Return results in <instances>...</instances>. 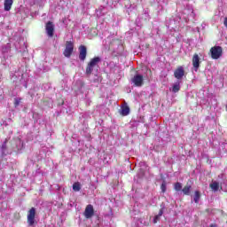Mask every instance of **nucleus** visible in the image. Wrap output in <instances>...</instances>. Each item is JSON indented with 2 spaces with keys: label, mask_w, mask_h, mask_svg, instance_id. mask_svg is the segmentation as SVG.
Returning <instances> with one entry per match:
<instances>
[{
  "label": "nucleus",
  "mask_w": 227,
  "mask_h": 227,
  "mask_svg": "<svg viewBox=\"0 0 227 227\" xmlns=\"http://www.w3.org/2000/svg\"><path fill=\"white\" fill-rule=\"evenodd\" d=\"M100 61H102V59H100V57H94L93 59H91L87 64L85 74L87 75H91V74L93 73V68H95L97 65L100 63Z\"/></svg>",
  "instance_id": "nucleus-1"
},
{
  "label": "nucleus",
  "mask_w": 227,
  "mask_h": 227,
  "mask_svg": "<svg viewBox=\"0 0 227 227\" xmlns=\"http://www.w3.org/2000/svg\"><path fill=\"white\" fill-rule=\"evenodd\" d=\"M36 215V208L31 207L27 212V222L28 226H35L36 224V220L35 217Z\"/></svg>",
  "instance_id": "nucleus-2"
},
{
  "label": "nucleus",
  "mask_w": 227,
  "mask_h": 227,
  "mask_svg": "<svg viewBox=\"0 0 227 227\" xmlns=\"http://www.w3.org/2000/svg\"><path fill=\"white\" fill-rule=\"evenodd\" d=\"M130 82L136 88H141L145 84V77L143 74H137L130 79Z\"/></svg>",
  "instance_id": "nucleus-3"
},
{
  "label": "nucleus",
  "mask_w": 227,
  "mask_h": 227,
  "mask_svg": "<svg viewBox=\"0 0 227 227\" xmlns=\"http://www.w3.org/2000/svg\"><path fill=\"white\" fill-rule=\"evenodd\" d=\"M212 59H219L223 56V47L221 46H213L210 49Z\"/></svg>",
  "instance_id": "nucleus-4"
},
{
  "label": "nucleus",
  "mask_w": 227,
  "mask_h": 227,
  "mask_svg": "<svg viewBox=\"0 0 227 227\" xmlns=\"http://www.w3.org/2000/svg\"><path fill=\"white\" fill-rule=\"evenodd\" d=\"M74 52V43L72 41L66 42V48L63 51L65 58H70Z\"/></svg>",
  "instance_id": "nucleus-5"
},
{
  "label": "nucleus",
  "mask_w": 227,
  "mask_h": 227,
  "mask_svg": "<svg viewBox=\"0 0 227 227\" xmlns=\"http://www.w3.org/2000/svg\"><path fill=\"white\" fill-rule=\"evenodd\" d=\"M83 215L85 219H91V217L95 215V209L93 208V205L89 204L86 206Z\"/></svg>",
  "instance_id": "nucleus-6"
},
{
  "label": "nucleus",
  "mask_w": 227,
  "mask_h": 227,
  "mask_svg": "<svg viewBox=\"0 0 227 227\" xmlns=\"http://www.w3.org/2000/svg\"><path fill=\"white\" fill-rule=\"evenodd\" d=\"M78 51L80 61H86V56H88V48L82 44L79 46Z\"/></svg>",
  "instance_id": "nucleus-7"
},
{
  "label": "nucleus",
  "mask_w": 227,
  "mask_h": 227,
  "mask_svg": "<svg viewBox=\"0 0 227 227\" xmlns=\"http://www.w3.org/2000/svg\"><path fill=\"white\" fill-rule=\"evenodd\" d=\"M185 75V69H184V67L179 66L174 71V77L176 79H184V76Z\"/></svg>",
  "instance_id": "nucleus-8"
},
{
  "label": "nucleus",
  "mask_w": 227,
  "mask_h": 227,
  "mask_svg": "<svg viewBox=\"0 0 227 227\" xmlns=\"http://www.w3.org/2000/svg\"><path fill=\"white\" fill-rule=\"evenodd\" d=\"M46 34L50 38L54 36V23L52 21H48L45 25Z\"/></svg>",
  "instance_id": "nucleus-9"
},
{
  "label": "nucleus",
  "mask_w": 227,
  "mask_h": 227,
  "mask_svg": "<svg viewBox=\"0 0 227 227\" xmlns=\"http://www.w3.org/2000/svg\"><path fill=\"white\" fill-rule=\"evenodd\" d=\"M192 67L196 72H198V69L200 68V65L201 61H200V55L198 53H195L192 59Z\"/></svg>",
  "instance_id": "nucleus-10"
},
{
  "label": "nucleus",
  "mask_w": 227,
  "mask_h": 227,
  "mask_svg": "<svg viewBox=\"0 0 227 227\" xmlns=\"http://www.w3.org/2000/svg\"><path fill=\"white\" fill-rule=\"evenodd\" d=\"M120 114L121 116H129L130 114V107L127 105L122 106Z\"/></svg>",
  "instance_id": "nucleus-11"
},
{
  "label": "nucleus",
  "mask_w": 227,
  "mask_h": 227,
  "mask_svg": "<svg viewBox=\"0 0 227 227\" xmlns=\"http://www.w3.org/2000/svg\"><path fill=\"white\" fill-rule=\"evenodd\" d=\"M13 6V0H4V8L5 12H10Z\"/></svg>",
  "instance_id": "nucleus-12"
},
{
  "label": "nucleus",
  "mask_w": 227,
  "mask_h": 227,
  "mask_svg": "<svg viewBox=\"0 0 227 227\" xmlns=\"http://www.w3.org/2000/svg\"><path fill=\"white\" fill-rule=\"evenodd\" d=\"M162 214H164V209H163V208H160V211H159V214L156 215L154 216V218H153V223L154 224H157L158 222L160 221V217H162Z\"/></svg>",
  "instance_id": "nucleus-13"
},
{
  "label": "nucleus",
  "mask_w": 227,
  "mask_h": 227,
  "mask_svg": "<svg viewBox=\"0 0 227 227\" xmlns=\"http://www.w3.org/2000/svg\"><path fill=\"white\" fill-rule=\"evenodd\" d=\"M191 189L192 186L189 184H186L183 189H182V192L184 194V196H189V194H191Z\"/></svg>",
  "instance_id": "nucleus-14"
},
{
  "label": "nucleus",
  "mask_w": 227,
  "mask_h": 227,
  "mask_svg": "<svg viewBox=\"0 0 227 227\" xmlns=\"http://www.w3.org/2000/svg\"><path fill=\"white\" fill-rule=\"evenodd\" d=\"M201 198V193L200 191H195L194 192V196H193V200L195 203H200V200Z\"/></svg>",
  "instance_id": "nucleus-15"
},
{
  "label": "nucleus",
  "mask_w": 227,
  "mask_h": 227,
  "mask_svg": "<svg viewBox=\"0 0 227 227\" xmlns=\"http://www.w3.org/2000/svg\"><path fill=\"white\" fill-rule=\"evenodd\" d=\"M172 91L173 93H178L180 91V82H176L172 86Z\"/></svg>",
  "instance_id": "nucleus-16"
},
{
  "label": "nucleus",
  "mask_w": 227,
  "mask_h": 227,
  "mask_svg": "<svg viewBox=\"0 0 227 227\" xmlns=\"http://www.w3.org/2000/svg\"><path fill=\"white\" fill-rule=\"evenodd\" d=\"M73 191H74V192H79V191H81V183L79 182L74 183Z\"/></svg>",
  "instance_id": "nucleus-17"
},
{
  "label": "nucleus",
  "mask_w": 227,
  "mask_h": 227,
  "mask_svg": "<svg viewBox=\"0 0 227 227\" xmlns=\"http://www.w3.org/2000/svg\"><path fill=\"white\" fill-rule=\"evenodd\" d=\"M210 189H212L213 191H219V183L217 182H214L212 184H209Z\"/></svg>",
  "instance_id": "nucleus-18"
},
{
  "label": "nucleus",
  "mask_w": 227,
  "mask_h": 227,
  "mask_svg": "<svg viewBox=\"0 0 227 227\" xmlns=\"http://www.w3.org/2000/svg\"><path fill=\"white\" fill-rule=\"evenodd\" d=\"M174 189L175 191H176V192H180V191H182V183L180 182H176V184H174Z\"/></svg>",
  "instance_id": "nucleus-19"
},
{
  "label": "nucleus",
  "mask_w": 227,
  "mask_h": 227,
  "mask_svg": "<svg viewBox=\"0 0 227 227\" xmlns=\"http://www.w3.org/2000/svg\"><path fill=\"white\" fill-rule=\"evenodd\" d=\"M20 102H22L21 98H14V107H19V106H20Z\"/></svg>",
  "instance_id": "nucleus-20"
},
{
  "label": "nucleus",
  "mask_w": 227,
  "mask_h": 227,
  "mask_svg": "<svg viewBox=\"0 0 227 227\" xmlns=\"http://www.w3.org/2000/svg\"><path fill=\"white\" fill-rule=\"evenodd\" d=\"M160 189H161V192H166V184L165 183H162L161 185H160Z\"/></svg>",
  "instance_id": "nucleus-21"
},
{
  "label": "nucleus",
  "mask_w": 227,
  "mask_h": 227,
  "mask_svg": "<svg viewBox=\"0 0 227 227\" xmlns=\"http://www.w3.org/2000/svg\"><path fill=\"white\" fill-rule=\"evenodd\" d=\"M3 152H4V150H6V141L1 146Z\"/></svg>",
  "instance_id": "nucleus-22"
},
{
  "label": "nucleus",
  "mask_w": 227,
  "mask_h": 227,
  "mask_svg": "<svg viewBox=\"0 0 227 227\" xmlns=\"http://www.w3.org/2000/svg\"><path fill=\"white\" fill-rule=\"evenodd\" d=\"M223 25H224L225 27L227 28V17L224 18Z\"/></svg>",
  "instance_id": "nucleus-23"
},
{
  "label": "nucleus",
  "mask_w": 227,
  "mask_h": 227,
  "mask_svg": "<svg viewBox=\"0 0 227 227\" xmlns=\"http://www.w3.org/2000/svg\"><path fill=\"white\" fill-rule=\"evenodd\" d=\"M209 227H217V224H215V223H211V224L209 225Z\"/></svg>",
  "instance_id": "nucleus-24"
},
{
  "label": "nucleus",
  "mask_w": 227,
  "mask_h": 227,
  "mask_svg": "<svg viewBox=\"0 0 227 227\" xmlns=\"http://www.w3.org/2000/svg\"><path fill=\"white\" fill-rule=\"evenodd\" d=\"M63 104H65V102H64V101H62V102H61L60 106H63Z\"/></svg>",
  "instance_id": "nucleus-25"
}]
</instances>
